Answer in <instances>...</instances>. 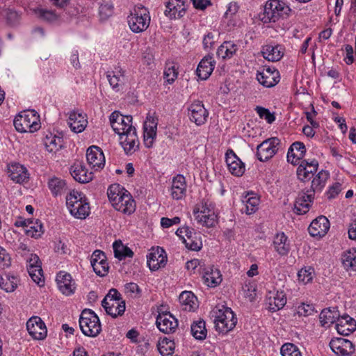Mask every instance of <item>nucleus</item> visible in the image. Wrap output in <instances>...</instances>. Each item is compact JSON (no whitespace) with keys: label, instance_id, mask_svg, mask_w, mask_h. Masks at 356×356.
Masks as SVG:
<instances>
[{"label":"nucleus","instance_id":"8fccbe9b","mask_svg":"<svg viewBox=\"0 0 356 356\" xmlns=\"http://www.w3.org/2000/svg\"><path fill=\"white\" fill-rule=\"evenodd\" d=\"M62 140L60 137H56V136L52 137H47L44 144L47 148V150L49 152H56L61 147Z\"/></svg>","mask_w":356,"mask_h":356},{"label":"nucleus","instance_id":"473e14b6","mask_svg":"<svg viewBox=\"0 0 356 356\" xmlns=\"http://www.w3.org/2000/svg\"><path fill=\"white\" fill-rule=\"evenodd\" d=\"M107 79L111 86L116 91L122 88L125 81L124 72L119 67L112 72H108Z\"/></svg>","mask_w":356,"mask_h":356},{"label":"nucleus","instance_id":"09e8293b","mask_svg":"<svg viewBox=\"0 0 356 356\" xmlns=\"http://www.w3.org/2000/svg\"><path fill=\"white\" fill-rule=\"evenodd\" d=\"M159 351L162 356H168L174 353V343L165 338L162 340L161 343L159 344Z\"/></svg>","mask_w":356,"mask_h":356},{"label":"nucleus","instance_id":"c03bdc74","mask_svg":"<svg viewBox=\"0 0 356 356\" xmlns=\"http://www.w3.org/2000/svg\"><path fill=\"white\" fill-rule=\"evenodd\" d=\"M115 209L123 213L131 214L136 209L135 201L129 195H127L124 196L122 203H115Z\"/></svg>","mask_w":356,"mask_h":356},{"label":"nucleus","instance_id":"6e6d98bb","mask_svg":"<svg viewBox=\"0 0 356 356\" xmlns=\"http://www.w3.org/2000/svg\"><path fill=\"white\" fill-rule=\"evenodd\" d=\"M123 300L121 294L115 289H111L102 301L103 304L108 305V302Z\"/></svg>","mask_w":356,"mask_h":356},{"label":"nucleus","instance_id":"a18cd8bd","mask_svg":"<svg viewBox=\"0 0 356 356\" xmlns=\"http://www.w3.org/2000/svg\"><path fill=\"white\" fill-rule=\"evenodd\" d=\"M48 186L52 194L55 196L61 195L67 189L65 180L58 177H53L49 179Z\"/></svg>","mask_w":356,"mask_h":356},{"label":"nucleus","instance_id":"7ed1b4c3","mask_svg":"<svg viewBox=\"0 0 356 356\" xmlns=\"http://www.w3.org/2000/svg\"><path fill=\"white\" fill-rule=\"evenodd\" d=\"M150 16L148 10L141 4L135 6L128 16L130 29L134 33L145 31L149 26Z\"/></svg>","mask_w":356,"mask_h":356},{"label":"nucleus","instance_id":"dca6fc26","mask_svg":"<svg viewBox=\"0 0 356 356\" xmlns=\"http://www.w3.org/2000/svg\"><path fill=\"white\" fill-rule=\"evenodd\" d=\"M27 270L32 280L38 284L44 282L41 261L37 254H31L28 259Z\"/></svg>","mask_w":356,"mask_h":356},{"label":"nucleus","instance_id":"ddd939ff","mask_svg":"<svg viewBox=\"0 0 356 356\" xmlns=\"http://www.w3.org/2000/svg\"><path fill=\"white\" fill-rule=\"evenodd\" d=\"M330 347L338 356H350L355 352L353 343L350 341L343 338L332 339L330 342Z\"/></svg>","mask_w":356,"mask_h":356},{"label":"nucleus","instance_id":"bf43d9fd","mask_svg":"<svg viewBox=\"0 0 356 356\" xmlns=\"http://www.w3.org/2000/svg\"><path fill=\"white\" fill-rule=\"evenodd\" d=\"M11 264V259L6 250L0 247V267L4 268L10 266Z\"/></svg>","mask_w":356,"mask_h":356},{"label":"nucleus","instance_id":"9d476101","mask_svg":"<svg viewBox=\"0 0 356 356\" xmlns=\"http://www.w3.org/2000/svg\"><path fill=\"white\" fill-rule=\"evenodd\" d=\"M110 123L113 131L119 136L126 131L129 127L132 125V117L131 115H123L119 111H114L110 115Z\"/></svg>","mask_w":356,"mask_h":356},{"label":"nucleus","instance_id":"69168bd1","mask_svg":"<svg viewBox=\"0 0 356 356\" xmlns=\"http://www.w3.org/2000/svg\"><path fill=\"white\" fill-rule=\"evenodd\" d=\"M193 234V229L187 226L179 228L176 232V234L183 240L184 238V234L187 236V238L191 240V238H192Z\"/></svg>","mask_w":356,"mask_h":356},{"label":"nucleus","instance_id":"c85d7f7f","mask_svg":"<svg viewBox=\"0 0 356 356\" xmlns=\"http://www.w3.org/2000/svg\"><path fill=\"white\" fill-rule=\"evenodd\" d=\"M87 123L88 121L83 113L75 111H71L69 113L67 124L71 130L74 133L82 132L85 129Z\"/></svg>","mask_w":356,"mask_h":356},{"label":"nucleus","instance_id":"7c9ffc66","mask_svg":"<svg viewBox=\"0 0 356 356\" xmlns=\"http://www.w3.org/2000/svg\"><path fill=\"white\" fill-rule=\"evenodd\" d=\"M215 67V61L211 56H205L200 62L196 74L200 79L206 80L211 74Z\"/></svg>","mask_w":356,"mask_h":356},{"label":"nucleus","instance_id":"b1692460","mask_svg":"<svg viewBox=\"0 0 356 356\" xmlns=\"http://www.w3.org/2000/svg\"><path fill=\"white\" fill-rule=\"evenodd\" d=\"M56 281L59 290L63 294L70 296L74 293L76 289L75 282L70 273L60 271L56 276Z\"/></svg>","mask_w":356,"mask_h":356},{"label":"nucleus","instance_id":"6e6552de","mask_svg":"<svg viewBox=\"0 0 356 356\" xmlns=\"http://www.w3.org/2000/svg\"><path fill=\"white\" fill-rule=\"evenodd\" d=\"M280 140L276 138H270L265 140L257 147V159L262 162L268 161L272 158L277 152V146Z\"/></svg>","mask_w":356,"mask_h":356},{"label":"nucleus","instance_id":"a211bd4d","mask_svg":"<svg viewBox=\"0 0 356 356\" xmlns=\"http://www.w3.org/2000/svg\"><path fill=\"white\" fill-rule=\"evenodd\" d=\"M190 120L200 126L205 123L209 113L201 102L193 103L188 108Z\"/></svg>","mask_w":356,"mask_h":356},{"label":"nucleus","instance_id":"0eeeda50","mask_svg":"<svg viewBox=\"0 0 356 356\" xmlns=\"http://www.w3.org/2000/svg\"><path fill=\"white\" fill-rule=\"evenodd\" d=\"M215 313L214 323L219 332L227 333L236 326V318L230 308L222 306V309H219Z\"/></svg>","mask_w":356,"mask_h":356},{"label":"nucleus","instance_id":"052dcab7","mask_svg":"<svg viewBox=\"0 0 356 356\" xmlns=\"http://www.w3.org/2000/svg\"><path fill=\"white\" fill-rule=\"evenodd\" d=\"M175 1H179L180 3L184 2V0H170L166 5L167 9L165 11V15L170 18H177L175 13H172L173 10H177V6L175 5Z\"/></svg>","mask_w":356,"mask_h":356},{"label":"nucleus","instance_id":"2f4dec72","mask_svg":"<svg viewBox=\"0 0 356 356\" xmlns=\"http://www.w3.org/2000/svg\"><path fill=\"white\" fill-rule=\"evenodd\" d=\"M186 190L185 177L181 175H177L172 179L171 186V195L175 200H181Z\"/></svg>","mask_w":356,"mask_h":356},{"label":"nucleus","instance_id":"aec40b11","mask_svg":"<svg viewBox=\"0 0 356 356\" xmlns=\"http://www.w3.org/2000/svg\"><path fill=\"white\" fill-rule=\"evenodd\" d=\"M86 159L88 164L96 170L101 169L104 166V153L97 146H91L87 149Z\"/></svg>","mask_w":356,"mask_h":356},{"label":"nucleus","instance_id":"338daca9","mask_svg":"<svg viewBox=\"0 0 356 356\" xmlns=\"http://www.w3.org/2000/svg\"><path fill=\"white\" fill-rule=\"evenodd\" d=\"M6 19L8 24L13 26L15 25L18 19H19V15L18 13L13 10H6Z\"/></svg>","mask_w":356,"mask_h":356},{"label":"nucleus","instance_id":"37998d69","mask_svg":"<svg viewBox=\"0 0 356 356\" xmlns=\"http://www.w3.org/2000/svg\"><path fill=\"white\" fill-rule=\"evenodd\" d=\"M342 264L347 270H356V249L346 251L342 255Z\"/></svg>","mask_w":356,"mask_h":356},{"label":"nucleus","instance_id":"412c9836","mask_svg":"<svg viewBox=\"0 0 356 356\" xmlns=\"http://www.w3.org/2000/svg\"><path fill=\"white\" fill-rule=\"evenodd\" d=\"M147 120L144 124V144L145 147L149 148L152 146L156 136L158 119L149 116Z\"/></svg>","mask_w":356,"mask_h":356},{"label":"nucleus","instance_id":"cd10ccee","mask_svg":"<svg viewBox=\"0 0 356 356\" xmlns=\"http://www.w3.org/2000/svg\"><path fill=\"white\" fill-rule=\"evenodd\" d=\"M226 163L229 171L234 175L241 177L245 172V165L232 150L226 153Z\"/></svg>","mask_w":356,"mask_h":356},{"label":"nucleus","instance_id":"f8f14e48","mask_svg":"<svg viewBox=\"0 0 356 356\" xmlns=\"http://www.w3.org/2000/svg\"><path fill=\"white\" fill-rule=\"evenodd\" d=\"M26 329L34 339L41 340L47 336V330L45 324L38 316H33L28 320Z\"/></svg>","mask_w":356,"mask_h":356},{"label":"nucleus","instance_id":"13d9d810","mask_svg":"<svg viewBox=\"0 0 356 356\" xmlns=\"http://www.w3.org/2000/svg\"><path fill=\"white\" fill-rule=\"evenodd\" d=\"M113 7L110 3L101 4L99 8V13L102 19H106L113 14Z\"/></svg>","mask_w":356,"mask_h":356},{"label":"nucleus","instance_id":"4468645a","mask_svg":"<svg viewBox=\"0 0 356 356\" xmlns=\"http://www.w3.org/2000/svg\"><path fill=\"white\" fill-rule=\"evenodd\" d=\"M257 79L264 86L270 88L280 81V73L274 67L265 66L261 72H258Z\"/></svg>","mask_w":356,"mask_h":356},{"label":"nucleus","instance_id":"4d7b16f0","mask_svg":"<svg viewBox=\"0 0 356 356\" xmlns=\"http://www.w3.org/2000/svg\"><path fill=\"white\" fill-rule=\"evenodd\" d=\"M36 13L40 18L47 22H53L58 18L57 15L51 10L38 9Z\"/></svg>","mask_w":356,"mask_h":356},{"label":"nucleus","instance_id":"c9c22d12","mask_svg":"<svg viewBox=\"0 0 356 356\" xmlns=\"http://www.w3.org/2000/svg\"><path fill=\"white\" fill-rule=\"evenodd\" d=\"M102 306L104 308L106 312L113 318L122 316L125 311L124 300L108 302V305L102 302Z\"/></svg>","mask_w":356,"mask_h":356},{"label":"nucleus","instance_id":"ea45409f","mask_svg":"<svg viewBox=\"0 0 356 356\" xmlns=\"http://www.w3.org/2000/svg\"><path fill=\"white\" fill-rule=\"evenodd\" d=\"M244 207L241 211L248 215L254 213L258 209L259 199L253 195V193H248L243 200Z\"/></svg>","mask_w":356,"mask_h":356},{"label":"nucleus","instance_id":"72a5a7b5","mask_svg":"<svg viewBox=\"0 0 356 356\" xmlns=\"http://www.w3.org/2000/svg\"><path fill=\"white\" fill-rule=\"evenodd\" d=\"M339 316L340 314L337 307H330L322 310L319 315V319L322 326L329 327L334 323H337Z\"/></svg>","mask_w":356,"mask_h":356},{"label":"nucleus","instance_id":"e2e57ef3","mask_svg":"<svg viewBox=\"0 0 356 356\" xmlns=\"http://www.w3.org/2000/svg\"><path fill=\"white\" fill-rule=\"evenodd\" d=\"M184 243H185L186 248L191 250L198 251L202 248V242L194 241L193 237L191 238V240L188 238H184Z\"/></svg>","mask_w":356,"mask_h":356},{"label":"nucleus","instance_id":"58836bf2","mask_svg":"<svg viewBox=\"0 0 356 356\" xmlns=\"http://www.w3.org/2000/svg\"><path fill=\"white\" fill-rule=\"evenodd\" d=\"M273 245L275 250L280 255H286L290 250V244L287 241V236L284 234H277L274 238Z\"/></svg>","mask_w":356,"mask_h":356},{"label":"nucleus","instance_id":"2eb2a0df","mask_svg":"<svg viewBox=\"0 0 356 356\" xmlns=\"http://www.w3.org/2000/svg\"><path fill=\"white\" fill-rule=\"evenodd\" d=\"M90 263L97 275L104 277L107 275L109 266L104 252L99 250L94 251L91 256Z\"/></svg>","mask_w":356,"mask_h":356},{"label":"nucleus","instance_id":"de8ad7c7","mask_svg":"<svg viewBox=\"0 0 356 356\" xmlns=\"http://www.w3.org/2000/svg\"><path fill=\"white\" fill-rule=\"evenodd\" d=\"M17 277L14 276L6 275L5 277H1L0 280V288L6 292H12L17 287Z\"/></svg>","mask_w":356,"mask_h":356},{"label":"nucleus","instance_id":"79ce46f5","mask_svg":"<svg viewBox=\"0 0 356 356\" xmlns=\"http://www.w3.org/2000/svg\"><path fill=\"white\" fill-rule=\"evenodd\" d=\"M237 50V46L231 41L224 42L217 50V56L223 59L233 56Z\"/></svg>","mask_w":356,"mask_h":356},{"label":"nucleus","instance_id":"9b49d317","mask_svg":"<svg viewBox=\"0 0 356 356\" xmlns=\"http://www.w3.org/2000/svg\"><path fill=\"white\" fill-rule=\"evenodd\" d=\"M159 330L165 334L173 333L177 326V320L170 312L159 313L156 321Z\"/></svg>","mask_w":356,"mask_h":356},{"label":"nucleus","instance_id":"774afa93","mask_svg":"<svg viewBox=\"0 0 356 356\" xmlns=\"http://www.w3.org/2000/svg\"><path fill=\"white\" fill-rule=\"evenodd\" d=\"M114 255L116 258L120 260H122V255L123 253L124 245L120 241H115L113 244Z\"/></svg>","mask_w":356,"mask_h":356},{"label":"nucleus","instance_id":"f3484780","mask_svg":"<svg viewBox=\"0 0 356 356\" xmlns=\"http://www.w3.org/2000/svg\"><path fill=\"white\" fill-rule=\"evenodd\" d=\"M318 163L314 159L309 162L307 160H302L297 169V176L301 181H309L313 177L314 174L317 171Z\"/></svg>","mask_w":356,"mask_h":356},{"label":"nucleus","instance_id":"0e129e2a","mask_svg":"<svg viewBox=\"0 0 356 356\" xmlns=\"http://www.w3.org/2000/svg\"><path fill=\"white\" fill-rule=\"evenodd\" d=\"M341 191V185L339 182L334 183L332 186L330 187L328 191L327 192V198L332 199L334 198Z\"/></svg>","mask_w":356,"mask_h":356},{"label":"nucleus","instance_id":"423d86ee","mask_svg":"<svg viewBox=\"0 0 356 356\" xmlns=\"http://www.w3.org/2000/svg\"><path fill=\"white\" fill-rule=\"evenodd\" d=\"M38 118L39 115L33 110L22 112L15 117L14 126L18 132L33 133L40 127L38 123Z\"/></svg>","mask_w":356,"mask_h":356},{"label":"nucleus","instance_id":"e433bc0d","mask_svg":"<svg viewBox=\"0 0 356 356\" xmlns=\"http://www.w3.org/2000/svg\"><path fill=\"white\" fill-rule=\"evenodd\" d=\"M286 303V298L285 294L281 291H277L273 296H270L268 298V304L269 310L276 312L282 309Z\"/></svg>","mask_w":356,"mask_h":356},{"label":"nucleus","instance_id":"f257e3e1","mask_svg":"<svg viewBox=\"0 0 356 356\" xmlns=\"http://www.w3.org/2000/svg\"><path fill=\"white\" fill-rule=\"evenodd\" d=\"M330 177L327 170H321L312 181L311 187L307 191L300 192L296 199L294 209L298 215L305 214L309 210L314 199L316 193H320L324 188L326 181Z\"/></svg>","mask_w":356,"mask_h":356},{"label":"nucleus","instance_id":"5701e85b","mask_svg":"<svg viewBox=\"0 0 356 356\" xmlns=\"http://www.w3.org/2000/svg\"><path fill=\"white\" fill-rule=\"evenodd\" d=\"M167 262V255L163 248H157L147 256V265L151 270H157L164 267Z\"/></svg>","mask_w":356,"mask_h":356},{"label":"nucleus","instance_id":"20e7f679","mask_svg":"<svg viewBox=\"0 0 356 356\" xmlns=\"http://www.w3.org/2000/svg\"><path fill=\"white\" fill-rule=\"evenodd\" d=\"M79 327L84 335L90 337H97L102 330L99 317L90 309L82 311L79 318Z\"/></svg>","mask_w":356,"mask_h":356},{"label":"nucleus","instance_id":"a878e982","mask_svg":"<svg viewBox=\"0 0 356 356\" xmlns=\"http://www.w3.org/2000/svg\"><path fill=\"white\" fill-rule=\"evenodd\" d=\"M70 173L76 181L83 184L88 183L93 177L92 172H89L81 161H76L72 165Z\"/></svg>","mask_w":356,"mask_h":356},{"label":"nucleus","instance_id":"5fc2aeb1","mask_svg":"<svg viewBox=\"0 0 356 356\" xmlns=\"http://www.w3.org/2000/svg\"><path fill=\"white\" fill-rule=\"evenodd\" d=\"M255 110L261 118L265 119L268 123L271 124L275 121V117L273 113H271L268 109L261 106H257Z\"/></svg>","mask_w":356,"mask_h":356},{"label":"nucleus","instance_id":"f03ea898","mask_svg":"<svg viewBox=\"0 0 356 356\" xmlns=\"http://www.w3.org/2000/svg\"><path fill=\"white\" fill-rule=\"evenodd\" d=\"M291 11V8L283 1L269 0L266 3L264 13L259 15V17L264 24L275 22L280 17H287Z\"/></svg>","mask_w":356,"mask_h":356},{"label":"nucleus","instance_id":"c756f323","mask_svg":"<svg viewBox=\"0 0 356 356\" xmlns=\"http://www.w3.org/2000/svg\"><path fill=\"white\" fill-rule=\"evenodd\" d=\"M306 153V147L301 142L293 143L288 150L287 161L293 165H297L298 161L302 159Z\"/></svg>","mask_w":356,"mask_h":356},{"label":"nucleus","instance_id":"864d4df0","mask_svg":"<svg viewBox=\"0 0 356 356\" xmlns=\"http://www.w3.org/2000/svg\"><path fill=\"white\" fill-rule=\"evenodd\" d=\"M314 272V270L312 267L302 268L298 273V280L303 283L307 284L312 281L313 278L312 274Z\"/></svg>","mask_w":356,"mask_h":356},{"label":"nucleus","instance_id":"f704fd0d","mask_svg":"<svg viewBox=\"0 0 356 356\" xmlns=\"http://www.w3.org/2000/svg\"><path fill=\"white\" fill-rule=\"evenodd\" d=\"M204 282L209 287H214L222 282V275L218 269L209 267L203 274Z\"/></svg>","mask_w":356,"mask_h":356},{"label":"nucleus","instance_id":"3c124183","mask_svg":"<svg viewBox=\"0 0 356 356\" xmlns=\"http://www.w3.org/2000/svg\"><path fill=\"white\" fill-rule=\"evenodd\" d=\"M280 353L282 356H302L297 346L291 343L282 345Z\"/></svg>","mask_w":356,"mask_h":356},{"label":"nucleus","instance_id":"a19ab883","mask_svg":"<svg viewBox=\"0 0 356 356\" xmlns=\"http://www.w3.org/2000/svg\"><path fill=\"white\" fill-rule=\"evenodd\" d=\"M262 54L269 61L276 62L283 56V52L278 46L266 45L263 47Z\"/></svg>","mask_w":356,"mask_h":356},{"label":"nucleus","instance_id":"680f3d73","mask_svg":"<svg viewBox=\"0 0 356 356\" xmlns=\"http://www.w3.org/2000/svg\"><path fill=\"white\" fill-rule=\"evenodd\" d=\"M122 191H120V187L119 184H113L109 186L107 191L108 197L110 202L115 200V198L120 194Z\"/></svg>","mask_w":356,"mask_h":356},{"label":"nucleus","instance_id":"1a4fd4ad","mask_svg":"<svg viewBox=\"0 0 356 356\" xmlns=\"http://www.w3.org/2000/svg\"><path fill=\"white\" fill-rule=\"evenodd\" d=\"M127 129L128 131L120 135V140L126 154H131L138 147V139L134 127H129Z\"/></svg>","mask_w":356,"mask_h":356},{"label":"nucleus","instance_id":"603ef678","mask_svg":"<svg viewBox=\"0 0 356 356\" xmlns=\"http://www.w3.org/2000/svg\"><path fill=\"white\" fill-rule=\"evenodd\" d=\"M42 228V223L36 222L35 225H30L25 232L27 236L38 238L43 233Z\"/></svg>","mask_w":356,"mask_h":356},{"label":"nucleus","instance_id":"49530a36","mask_svg":"<svg viewBox=\"0 0 356 356\" xmlns=\"http://www.w3.org/2000/svg\"><path fill=\"white\" fill-rule=\"evenodd\" d=\"M191 332L192 335L198 340H203L207 337V329L205 327V322L203 320H200L194 322L191 327Z\"/></svg>","mask_w":356,"mask_h":356},{"label":"nucleus","instance_id":"6ab92c4d","mask_svg":"<svg viewBox=\"0 0 356 356\" xmlns=\"http://www.w3.org/2000/svg\"><path fill=\"white\" fill-rule=\"evenodd\" d=\"M194 215L198 222L207 227H214L216 223L217 216L213 211L207 207V204L202 206L201 211L195 208Z\"/></svg>","mask_w":356,"mask_h":356},{"label":"nucleus","instance_id":"4be33fe9","mask_svg":"<svg viewBox=\"0 0 356 356\" xmlns=\"http://www.w3.org/2000/svg\"><path fill=\"white\" fill-rule=\"evenodd\" d=\"M330 229V222L328 219L321 216L314 220L308 227L309 233L312 236H323Z\"/></svg>","mask_w":356,"mask_h":356},{"label":"nucleus","instance_id":"bb28decb","mask_svg":"<svg viewBox=\"0 0 356 356\" xmlns=\"http://www.w3.org/2000/svg\"><path fill=\"white\" fill-rule=\"evenodd\" d=\"M336 329L339 334L348 336L356 330V321L347 314L340 316L336 323Z\"/></svg>","mask_w":356,"mask_h":356},{"label":"nucleus","instance_id":"39448f33","mask_svg":"<svg viewBox=\"0 0 356 356\" xmlns=\"http://www.w3.org/2000/svg\"><path fill=\"white\" fill-rule=\"evenodd\" d=\"M66 204L70 213L80 219L86 218L90 213L89 204L81 193L72 191L66 197Z\"/></svg>","mask_w":356,"mask_h":356},{"label":"nucleus","instance_id":"393cba45","mask_svg":"<svg viewBox=\"0 0 356 356\" xmlns=\"http://www.w3.org/2000/svg\"><path fill=\"white\" fill-rule=\"evenodd\" d=\"M8 173L9 177L16 183L26 182L29 179L27 169L18 163H14L8 165Z\"/></svg>","mask_w":356,"mask_h":356},{"label":"nucleus","instance_id":"4c0bfd02","mask_svg":"<svg viewBox=\"0 0 356 356\" xmlns=\"http://www.w3.org/2000/svg\"><path fill=\"white\" fill-rule=\"evenodd\" d=\"M179 300L184 310L190 312L197 307V298L191 291H183L179 297Z\"/></svg>","mask_w":356,"mask_h":356}]
</instances>
